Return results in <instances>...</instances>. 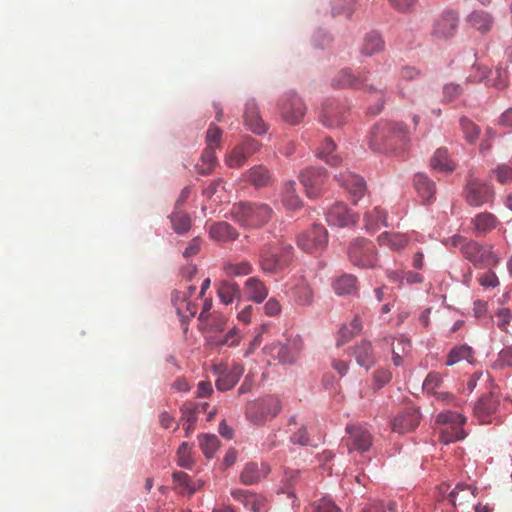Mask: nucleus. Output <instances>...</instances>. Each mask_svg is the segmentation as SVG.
<instances>
[{"label": "nucleus", "instance_id": "obj_1", "mask_svg": "<svg viewBox=\"0 0 512 512\" xmlns=\"http://www.w3.org/2000/svg\"><path fill=\"white\" fill-rule=\"evenodd\" d=\"M409 139L406 125L400 122L380 121L370 133L369 145L377 152L395 150L398 144H404Z\"/></svg>", "mask_w": 512, "mask_h": 512}, {"label": "nucleus", "instance_id": "obj_2", "mask_svg": "<svg viewBox=\"0 0 512 512\" xmlns=\"http://www.w3.org/2000/svg\"><path fill=\"white\" fill-rule=\"evenodd\" d=\"M293 254V246L282 240L264 245L259 255L260 268L267 274L279 273L292 262Z\"/></svg>", "mask_w": 512, "mask_h": 512}, {"label": "nucleus", "instance_id": "obj_3", "mask_svg": "<svg viewBox=\"0 0 512 512\" xmlns=\"http://www.w3.org/2000/svg\"><path fill=\"white\" fill-rule=\"evenodd\" d=\"M231 214L244 228H260L271 219L273 210L266 203L239 202L233 205Z\"/></svg>", "mask_w": 512, "mask_h": 512}, {"label": "nucleus", "instance_id": "obj_4", "mask_svg": "<svg viewBox=\"0 0 512 512\" xmlns=\"http://www.w3.org/2000/svg\"><path fill=\"white\" fill-rule=\"evenodd\" d=\"M452 242L454 245L460 246L463 256L471 261L476 268H487L498 263L492 247L483 246L474 240H466L462 236H454Z\"/></svg>", "mask_w": 512, "mask_h": 512}, {"label": "nucleus", "instance_id": "obj_5", "mask_svg": "<svg viewBox=\"0 0 512 512\" xmlns=\"http://www.w3.org/2000/svg\"><path fill=\"white\" fill-rule=\"evenodd\" d=\"M281 408L280 400L276 396L269 395L248 403L246 417L254 424H263L276 417Z\"/></svg>", "mask_w": 512, "mask_h": 512}, {"label": "nucleus", "instance_id": "obj_6", "mask_svg": "<svg viewBox=\"0 0 512 512\" xmlns=\"http://www.w3.org/2000/svg\"><path fill=\"white\" fill-rule=\"evenodd\" d=\"M466 418L457 412L444 411L437 415L436 422L444 426L441 430L440 439L443 443L448 444L465 438L466 434L462 429Z\"/></svg>", "mask_w": 512, "mask_h": 512}, {"label": "nucleus", "instance_id": "obj_7", "mask_svg": "<svg viewBox=\"0 0 512 512\" xmlns=\"http://www.w3.org/2000/svg\"><path fill=\"white\" fill-rule=\"evenodd\" d=\"M348 257L353 265L362 268H372L377 262L374 244L364 238H356L351 242Z\"/></svg>", "mask_w": 512, "mask_h": 512}, {"label": "nucleus", "instance_id": "obj_8", "mask_svg": "<svg viewBox=\"0 0 512 512\" xmlns=\"http://www.w3.org/2000/svg\"><path fill=\"white\" fill-rule=\"evenodd\" d=\"M303 349L301 338L290 339L286 344L272 343L264 347V352L282 364L294 363Z\"/></svg>", "mask_w": 512, "mask_h": 512}, {"label": "nucleus", "instance_id": "obj_9", "mask_svg": "<svg viewBox=\"0 0 512 512\" xmlns=\"http://www.w3.org/2000/svg\"><path fill=\"white\" fill-rule=\"evenodd\" d=\"M495 192L491 185L479 179H471L464 189V197L470 206L479 207L491 203Z\"/></svg>", "mask_w": 512, "mask_h": 512}, {"label": "nucleus", "instance_id": "obj_10", "mask_svg": "<svg viewBox=\"0 0 512 512\" xmlns=\"http://www.w3.org/2000/svg\"><path fill=\"white\" fill-rule=\"evenodd\" d=\"M299 181L303 185L307 197L317 198L322 194L324 184L327 181L326 170L315 167L306 168L300 172Z\"/></svg>", "mask_w": 512, "mask_h": 512}, {"label": "nucleus", "instance_id": "obj_11", "mask_svg": "<svg viewBox=\"0 0 512 512\" xmlns=\"http://www.w3.org/2000/svg\"><path fill=\"white\" fill-rule=\"evenodd\" d=\"M279 110L283 120L289 124H299L305 114L306 105L295 93L286 94L279 102Z\"/></svg>", "mask_w": 512, "mask_h": 512}, {"label": "nucleus", "instance_id": "obj_12", "mask_svg": "<svg viewBox=\"0 0 512 512\" xmlns=\"http://www.w3.org/2000/svg\"><path fill=\"white\" fill-rule=\"evenodd\" d=\"M327 230L322 225H314L311 229L298 236L297 243L299 248L307 253H318L327 244Z\"/></svg>", "mask_w": 512, "mask_h": 512}, {"label": "nucleus", "instance_id": "obj_13", "mask_svg": "<svg viewBox=\"0 0 512 512\" xmlns=\"http://www.w3.org/2000/svg\"><path fill=\"white\" fill-rule=\"evenodd\" d=\"M344 443L349 453L368 451L372 445L371 433L361 425H348Z\"/></svg>", "mask_w": 512, "mask_h": 512}, {"label": "nucleus", "instance_id": "obj_14", "mask_svg": "<svg viewBox=\"0 0 512 512\" xmlns=\"http://www.w3.org/2000/svg\"><path fill=\"white\" fill-rule=\"evenodd\" d=\"M334 88H362L365 87L370 92H375L383 95L386 85L379 83L377 86L374 84H366V78L356 77L349 69L339 71L332 80Z\"/></svg>", "mask_w": 512, "mask_h": 512}, {"label": "nucleus", "instance_id": "obj_15", "mask_svg": "<svg viewBox=\"0 0 512 512\" xmlns=\"http://www.w3.org/2000/svg\"><path fill=\"white\" fill-rule=\"evenodd\" d=\"M177 315L180 318L184 331H187V322L193 318L198 310L197 304L188 297L187 292L174 291L171 297Z\"/></svg>", "mask_w": 512, "mask_h": 512}, {"label": "nucleus", "instance_id": "obj_16", "mask_svg": "<svg viewBox=\"0 0 512 512\" xmlns=\"http://www.w3.org/2000/svg\"><path fill=\"white\" fill-rule=\"evenodd\" d=\"M458 22V14L452 10H446L434 21L432 35L439 39H448L455 34Z\"/></svg>", "mask_w": 512, "mask_h": 512}, {"label": "nucleus", "instance_id": "obj_17", "mask_svg": "<svg viewBox=\"0 0 512 512\" xmlns=\"http://www.w3.org/2000/svg\"><path fill=\"white\" fill-rule=\"evenodd\" d=\"M214 372L218 375L215 383L216 388L224 392L232 389L238 383L244 373V367L241 364L234 363L230 369L217 366L214 368Z\"/></svg>", "mask_w": 512, "mask_h": 512}, {"label": "nucleus", "instance_id": "obj_18", "mask_svg": "<svg viewBox=\"0 0 512 512\" xmlns=\"http://www.w3.org/2000/svg\"><path fill=\"white\" fill-rule=\"evenodd\" d=\"M420 423L419 411L414 407L405 408L392 420V430L399 434L414 430Z\"/></svg>", "mask_w": 512, "mask_h": 512}, {"label": "nucleus", "instance_id": "obj_19", "mask_svg": "<svg viewBox=\"0 0 512 512\" xmlns=\"http://www.w3.org/2000/svg\"><path fill=\"white\" fill-rule=\"evenodd\" d=\"M289 293L294 301L302 306L312 303L314 293L304 277H294L288 282Z\"/></svg>", "mask_w": 512, "mask_h": 512}, {"label": "nucleus", "instance_id": "obj_20", "mask_svg": "<svg viewBox=\"0 0 512 512\" xmlns=\"http://www.w3.org/2000/svg\"><path fill=\"white\" fill-rule=\"evenodd\" d=\"M335 178L347 190V192L351 194L355 204L364 195L366 191V184L362 177L349 171H345L336 175Z\"/></svg>", "mask_w": 512, "mask_h": 512}, {"label": "nucleus", "instance_id": "obj_21", "mask_svg": "<svg viewBox=\"0 0 512 512\" xmlns=\"http://www.w3.org/2000/svg\"><path fill=\"white\" fill-rule=\"evenodd\" d=\"M326 220L329 225L337 227H346L356 222V217L350 212L347 206L342 202L333 204L326 213Z\"/></svg>", "mask_w": 512, "mask_h": 512}, {"label": "nucleus", "instance_id": "obj_22", "mask_svg": "<svg viewBox=\"0 0 512 512\" xmlns=\"http://www.w3.org/2000/svg\"><path fill=\"white\" fill-rule=\"evenodd\" d=\"M268 473L269 466L267 464L263 462H249L244 466L240 474V481L244 485H253L265 478Z\"/></svg>", "mask_w": 512, "mask_h": 512}, {"label": "nucleus", "instance_id": "obj_23", "mask_svg": "<svg viewBox=\"0 0 512 512\" xmlns=\"http://www.w3.org/2000/svg\"><path fill=\"white\" fill-rule=\"evenodd\" d=\"M232 497L241 502L245 508L253 512H261L265 506V498L254 492L244 489H234L231 491Z\"/></svg>", "mask_w": 512, "mask_h": 512}, {"label": "nucleus", "instance_id": "obj_24", "mask_svg": "<svg viewBox=\"0 0 512 512\" xmlns=\"http://www.w3.org/2000/svg\"><path fill=\"white\" fill-rule=\"evenodd\" d=\"M499 223L498 218L490 212L478 213L471 220L473 230L477 236L487 235L494 230Z\"/></svg>", "mask_w": 512, "mask_h": 512}, {"label": "nucleus", "instance_id": "obj_25", "mask_svg": "<svg viewBox=\"0 0 512 512\" xmlns=\"http://www.w3.org/2000/svg\"><path fill=\"white\" fill-rule=\"evenodd\" d=\"M244 121L249 129L255 134H263L267 131V126L262 120L258 108L253 100L245 105Z\"/></svg>", "mask_w": 512, "mask_h": 512}, {"label": "nucleus", "instance_id": "obj_26", "mask_svg": "<svg viewBox=\"0 0 512 512\" xmlns=\"http://www.w3.org/2000/svg\"><path fill=\"white\" fill-rule=\"evenodd\" d=\"M246 178L255 188L267 187L273 182L272 173L262 164L251 167L246 172Z\"/></svg>", "mask_w": 512, "mask_h": 512}, {"label": "nucleus", "instance_id": "obj_27", "mask_svg": "<svg viewBox=\"0 0 512 512\" xmlns=\"http://www.w3.org/2000/svg\"><path fill=\"white\" fill-rule=\"evenodd\" d=\"M281 202L288 210H297L302 207L303 201L296 192V182L285 181L281 190Z\"/></svg>", "mask_w": 512, "mask_h": 512}, {"label": "nucleus", "instance_id": "obj_28", "mask_svg": "<svg viewBox=\"0 0 512 512\" xmlns=\"http://www.w3.org/2000/svg\"><path fill=\"white\" fill-rule=\"evenodd\" d=\"M353 356L357 363L366 369H369L375 363L373 346L368 340H362L354 347Z\"/></svg>", "mask_w": 512, "mask_h": 512}, {"label": "nucleus", "instance_id": "obj_29", "mask_svg": "<svg viewBox=\"0 0 512 512\" xmlns=\"http://www.w3.org/2000/svg\"><path fill=\"white\" fill-rule=\"evenodd\" d=\"M243 335L239 328L233 326L229 329L224 336H210L208 339L209 344L215 348H221L223 346L236 347L240 344Z\"/></svg>", "mask_w": 512, "mask_h": 512}, {"label": "nucleus", "instance_id": "obj_30", "mask_svg": "<svg viewBox=\"0 0 512 512\" xmlns=\"http://www.w3.org/2000/svg\"><path fill=\"white\" fill-rule=\"evenodd\" d=\"M209 234L216 241H233L238 238L239 233L228 222L213 223L209 228Z\"/></svg>", "mask_w": 512, "mask_h": 512}, {"label": "nucleus", "instance_id": "obj_31", "mask_svg": "<svg viewBox=\"0 0 512 512\" xmlns=\"http://www.w3.org/2000/svg\"><path fill=\"white\" fill-rule=\"evenodd\" d=\"M320 121L327 127L339 126L344 122L343 113L334 101L324 103Z\"/></svg>", "mask_w": 512, "mask_h": 512}, {"label": "nucleus", "instance_id": "obj_32", "mask_svg": "<svg viewBox=\"0 0 512 512\" xmlns=\"http://www.w3.org/2000/svg\"><path fill=\"white\" fill-rule=\"evenodd\" d=\"M467 21L470 25L481 32L482 34L488 33L491 31L494 18L493 16L484 10H475L473 11L467 18Z\"/></svg>", "mask_w": 512, "mask_h": 512}, {"label": "nucleus", "instance_id": "obj_33", "mask_svg": "<svg viewBox=\"0 0 512 512\" xmlns=\"http://www.w3.org/2000/svg\"><path fill=\"white\" fill-rule=\"evenodd\" d=\"M382 342L391 345L393 364L395 366H400L403 362V355H406L410 351V341L404 336H400L397 338V346H395L394 339L390 336H385L383 337Z\"/></svg>", "mask_w": 512, "mask_h": 512}, {"label": "nucleus", "instance_id": "obj_34", "mask_svg": "<svg viewBox=\"0 0 512 512\" xmlns=\"http://www.w3.org/2000/svg\"><path fill=\"white\" fill-rule=\"evenodd\" d=\"M245 289L250 300L261 303L268 296L266 285L258 278L251 277L245 282Z\"/></svg>", "mask_w": 512, "mask_h": 512}, {"label": "nucleus", "instance_id": "obj_35", "mask_svg": "<svg viewBox=\"0 0 512 512\" xmlns=\"http://www.w3.org/2000/svg\"><path fill=\"white\" fill-rule=\"evenodd\" d=\"M334 292L339 296L355 294L357 287V279L351 274H344L336 278L332 284Z\"/></svg>", "mask_w": 512, "mask_h": 512}, {"label": "nucleus", "instance_id": "obj_36", "mask_svg": "<svg viewBox=\"0 0 512 512\" xmlns=\"http://www.w3.org/2000/svg\"><path fill=\"white\" fill-rule=\"evenodd\" d=\"M385 43L377 32L367 33L363 39L361 53L364 56H372L384 50Z\"/></svg>", "mask_w": 512, "mask_h": 512}, {"label": "nucleus", "instance_id": "obj_37", "mask_svg": "<svg viewBox=\"0 0 512 512\" xmlns=\"http://www.w3.org/2000/svg\"><path fill=\"white\" fill-rule=\"evenodd\" d=\"M463 360H466L469 363L474 362V350L467 344L452 348L448 353L446 365L453 366Z\"/></svg>", "mask_w": 512, "mask_h": 512}, {"label": "nucleus", "instance_id": "obj_38", "mask_svg": "<svg viewBox=\"0 0 512 512\" xmlns=\"http://www.w3.org/2000/svg\"><path fill=\"white\" fill-rule=\"evenodd\" d=\"M217 294L223 304L229 305L240 298V288L235 282L223 281L218 286Z\"/></svg>", "mask_w": 512, "mask_h": 512}, {"label": "nucleus", "instance_id": "obj_39", "mask_svg": "<svg viewBox=\"0 0 512 512\" xmlns=\"http://www.w3.org/2000/svg\"><path fill=\"white\" fill-rule=\"evenodd\" d=\"M172 477L174 483H176L181 488V494L192 495L203 486V482L201 480L193 482L186 473L181 471L174 472Z\"/></svg>", "mask_w": 512, "mask_h": 512}, {"label": "nucleus", "instance_id": "obj_40", "mask_svg": "<svg viewBox=\"0 0 512 512\" xmlns=\"http://www.w3.org/2000/svg\"><path fill=\"white\" fill-rule=\"evenodd\" d=\"M365 228L374 232L380 225L388 226L387 215L380 207H374L373 210L367 212L364 216Z\"/></svg>", "mask_w": 512, "mask_h": 512}, {"label": "nucleus", "instance_id": "obj_41", "mask_svg": "<svg viewBox=\"0 0 512 512\" xmlns=\"http://www.w3.org/2000/svg\"><path fill=\"white\" fill-rule=\"evenodd\" d=\"M475 497V489L470 485L458 484L448 495L449 502L456 506L457 501L459 504L469 502Z\"/></svg>", "mask_w": 512, "mask_h": 512}, {"label": "nucleus", "instance_id": "obj_42", "mask_svg": "<svg viewBox=\"0 0 512 512\" xmlns=\"http://www.w3.org/2000/svg\"><path fill=\"white\" fill-rule=\"evenodd\" d=\"M431 167L442 172H451L454 170L455 165L449 158L446 148H439L435 151L431 159Z\"/></svg>", "mask_w": 512, "mask_h": 512}, {"label": "nucleus", "instance_id": "obj_43", "mask_svg": "<svg viewBox=\"0 0 512 512\" xmlns=\"http://www.w3.org/2000/svg\"><path fill=\"white\" fill-rule=\"evenodd\" d=\"M414 185L419 195L426 201L433 198L435 193V184L424 174L414 176Z\"/></svg>", "mask_w": 512, "mask_h": 512}, {"label": "nucleus", "instance_id": "obj_44", "mask_svg": "<svg viewBox=\"0 0 512 512\" xmlns=\"http://www.w3.org/2000/svg\"><path fill=\"white\" fill-rule=\"evenodd\" d=\"M216 148L206 147L200 159V163L196 165L197 172L203 175L210 174L217 164L215 154Z\"/></svg>", "mask_w": 512, "mask_h": 512}, {"label": "nucleus", "instance_id": "obj_45", "mask_svg": "<svg viewBox=\"0 0 512 512\" xmlns=\"http://www.w3.org/2000/svg\"><path fill=\"white\" fill-rule=\"evenodd\" d=\"M378 241L393 250H401L408 244V237L405 234L384 232L378 237Z\"/></svg>", "mask_w": 512, "mask_h": 512}, {"label": "nucleus", "instance_id": "obj_46", "mask_svg": "<svg viewBox=\"0 0 512 512\" xmlns=\"http://www.w3.org/2000/svg\"><path fill=\"white\" fill-rule=\"evenodd\" d=\"M335 143L331 138H326L323 147L317 154V156L324 160L327 164L331 166H337L341 162V158L338 155H332V152L335 150Z\"/></svg>", "mask_w": 512, "mask_h": 512}, {"label": "nucleus", "instance_id": "obj_47", "mask_svg": "<svg viewBox=\"0 0 512 512\" xmlns=\"http://www.w3.org/2000/svg\"><path fill=\"white\" fill-rule=\"evenodd\" d=\"M172 227L178 234L186 233L191 226L190 217L182 211H174L170 216Z\"/></svg>", "mask_w": 512, "mask_h": 512}, {"label": "nucleus", "instance_id": "obj_48", "mask_svg": "<svg viewBox=\"0 0 512 512\" xmlns=\"http://www.w3.org/2000/svg\"><path fill=\"white\" fill-rule=\"evenodd\" d=\"M224 271L229 276H245L253 271V267L249 261L243 260L237 263H226Z\"/></svg>", "mask_w": 512, "mask_h": 512}, {"label": "nucleus", "instance_id": "obj_49", "mask_svg": "<svg viewBox=\"0 0 512 512\" xmlns=\"http://www.w3.org/2000/svg\"><path fill=\"white\" fill-rule=\"evenodd\" d=\"M363 328L362 322L358 317H354L349 325H344L340 329L341 341H338V345H342L345 342L349 341L354 335L361 332Z\"/></svg>", "mask_w": 512, "mask_h": 512}, {"label": "nucleus", "instance_id": "obj_50", "mask_svg": "<svg viewBox=\"0 0 512 512\" xmlns=\"http://www.w3.org/2000/svg\"><path fill=\"white\" fill-rule=\"evenodd\" d=\"M460 126L464 133L465 139L469 143L475 144L481 132L480 128L467 117H462L460 119Z\"/></svg>", "mask_w": 512, "mask_h": 512}, {"label": "nucleus", "instance_id": "obj_51", "mask_svg": "<svg viewBox=\"0 0 512 512\" xmlns=\"http://www.w3.org/2000/svg\"><path fill=\"white\" fill-rule=\"evenodd\" d=\"M247 160L248 156L244 154L239 145H236L225 158V162L230 168H240Z\"/></svg>", "mask_w": 512, "mask_h": 512}, {"label": "nucleus", "instance_id": "obj_52", "mask_svg": "<svg viewBox=\"0 0 512 512\" xmlns=\"http://www.w3.org/2000/svg\"><path fill=\"white\" fill-rule=\"evenodd\" d=\"M228 319L220 313H212L208 318V321L202 322L206 325L209 332H222L224 331Z\"/></svg>", "mask_w": 512, "mask_h": 512}, {"label": "nucleus", "instance_id": "obj_53", "mask_svg": "<svg viewBox=\"0 0 512 512\" xmlns=\"http://www.w3.org/2000/svg\"><path fill=\"white\" fill-rule=\"evenodd\" d=\"M200 447L206 457L210 458L218 449L219 440L215 435H203L199 438Z\"/></svg>", "mask_w": 512, "mask_h": 512}, {"label": "nucleus", "instance_id": "obj_54", "mask_svg": "<svg viewBox=\"0 0 512 512\" xmlns=\"http://www.w3.org/2000/svg\"><path fill=\"white\" fill-rule=\"evenodd\" d=\"M181 412V420L183 422L182 426L186 432V436H188L189 433H191L194 430L197 421L196 412L195 409L192 407H183L181 409Z\"/></svg>", "mask_w": 512, "mask_h": 512}, {"label": "nucleus", "instance_id": "obj_55", "mask_svg": "<svg viewBox=\"0 0 512 512\" xmlns=\"http://www.w3.org/2000/svg\"><path fill=\"white\" fill-rule=\"evenodd\" d=\"M222 130L215 124H210L206 132L207 147L219 148L221 146Z\"/></svg>", "mask_w": 512, "mask_h": 512}, {"label": "nucleus", "instance_id": "obj_56", "mask_svg": "<svg viewBox=\"0 0 512 512\" xmlns=\"http://www.w3.org/2000/svg\"><path fill=\"white\" fill-rule=\"evenodd\" d=\"M191 447L187 442H183L177 450L178 464L183 468H190L193 460L190 455Z\"/></svg>", "mask_w": 512, "mask_h": 512}, {"label": "nucleus", "instance_id": "obj_57", "mask_svg": "<svg viewBox=\"0 0 512 512\" xmlns=\"http://www.w3.org/2000/svg\"><path fill=\"white\" fill-rule=\"evenodd\" d=\"M442 376L437 372H431L427 375L426 379L423 383V388L428 393H432L433 395L437 392L436 389L439 388L442 384Z\"/></svg>", "mask_w": 512, "mask_h": 512}, {"label": "nucleus", "instance_id": "obj_58", "mask_svg": "<svg viewBox=\"0 0 512 512\" xmlns=\"http://www.w3.org/2000/svg\"><path fill=\"white\" fill-rule=\"evenodd\" d=\"M496 319L500 330L507 332L512 322V312L508 308H501L496 313Z\"/></svg>", "mask_w": 512, "mask_h": 512}, {"label": "nucleus", "instance_id": "obj_59", "mask_svg": "<svg viewBox=\"0 0 512 512\" xmlns=\"http://www.w3.org/2000/svg\"><path fill=\"white\" fill-rule=\"evenodd\" d=\"M463 93V88L456 83H448L443 87V100L452 102Z\"/></svg>", "mask_w": 512, "mask_h": 512}, {"label": "nucleus", "instance_id": "obj_60", "mask_svg": "<svg viewBox=\"0 0 512 512\" xmlns=\"http://www.w3.org/2000/svg\"><path fill=\"white\" fill-rule=\"evenodd\" d=\"M313 512H341L331 500L322 498L315 501L312 505Z\"/></svg>", "mask_w": 512, "mask_h": 512}, {"label": "nucleus", "instance_id": "obj_61", "mask_svg": "<svg viewBox=\"0 0 512 512\" xmlns=\"http://www.w3.org/2000/svg\"><path fill=\"white\" fill-rule=\"evenodd\" d=\"M392 379V374L387 369H377L373 374L374 387L380 389Z\"/></svg>", "mask_w": 512, "mask_h": 512}, {"label": "nucleus", "instance_id": "obj_62", "mask_svg": "<svg viewBox=\"0 0 512 512\" xmlns=\"http://www.w3.org/2000/svg\"><path fill=\"white\" fill-rule=\"evenodd\" d=\"M478 282L479 284L484 287V288H495L499 285V279L497 277V275L489 270L485 273H482L479 277H478Z\"/></svg>", "mask_w": 512, "mask_h": 512}, {"label": "nucleus", "instance_id": "obj_63", "mask_svg": "<svg viewBox=\"0 0 512 512\" xmlns=\"http://www.w3.org/2000/svg\"><path fill=\"white\" fill-rule=\"evenodd\" d=\"M493 174L495 175L498 182L501 184H506L512 181V167H509L507 165H499L494 171Z\"/></svg>", "mask_w": 512, "mask_h": 512}, {"label": "nucleus", "instance_id": "obj_64", "mask_svg": "<svg viewBox=\"0 0 512 512\" xmlns=\"http://www.w3.org/2000/svg\"><path fill=\"white\" fill-rule=\"evenodd\" d=\"M238 145L240 146V148H242L244 154L248 156V158L251 157L253 154L257 153L261 148V144L257 140L250 137L245 138Z\"/></svg>", "mask_w": 512, "mask_h": 512}]
</instances>
